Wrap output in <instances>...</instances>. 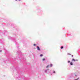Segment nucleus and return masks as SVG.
<instances>
[{
    "mask_svg": "<svg viewBox=\"0 0 80 80\" xmlns=\"http://www.w3.org/2000/svg\"><path fill=\"white\" fill-rule=\"evenodd\" d=\"M70 65H73V63H72V62H70Z\"/></svg>",
    "mask_w": 80,
    "mask_h": 80,
    "instance_id": "nucleus-3",
    "label": "nucleus"
},
{
    "mask_svg": "<svg viewBox=\"0 0 80 80\" xmlns=\"http://www.w3.org/2000/svg\"><path fill=\"white\" fill-rule=\"evenodd\" d=\"M34 46H36V44H34Z\"/></svg>",
    "mask_w": 80,
    "mask_h": 80,
    "instance_id": "nucleus-8",
    "label": "nucleus"
},
{
    "mask_svg": "<svg viewBox=\"0 0 80 80\" xmlns=\"http://www.w3.org/2000/svg\"><path fill=\"white\" fill-rule=\"evenodd\" d=\"M52 64H50V67H52Z\"/></svg>",
    "mask_w": 80,
    "mask_h": 80,
    "instance_id": "nucleus-6",
    "label": "nucleus"
},
{
    "mask_svg": "<svg viewBox=\"0 0 80 80\" xmlns=\"http://www.w3.org/2000/svg\"><path fill=\"white\" fill-rule=\"evenodd\" d=\"M63 48V46H62V47L61 48V49H62V48Z\"/></svg>",
    "mask_w": 80,
    "mask_h": 80,
    "instance_id": "nucleus-9",
    "label": "nucleus"
},
{
    "mask_svg": "<svg viewBox=\"0 0 80 80\" xmlns=\"http://www.w3.org/2000/svg\"><path fill=\"white\" fill-rule=\"evenodd\" d=\"M16 1H17V0H15Z\"/></svg>",
    "mask_w": 80,
    "mask_h": 80,
    "instance_id": "nucleus-13",
    "label": "nucleus"
},
{
    "mask_svg": "<svg viewBox=\"0 0 80 80\" xmlns=\"http://www.w3.org/2000/svg\"><path fill=\"white\" fill-rule=\"evenodd\" d=\"M72 61H74V62H75L76 60H75V59H72Z\"/></svg>",
    "mask_w": 80,
    "mask_h": 80,
    "instance_id": "nucleus-2",
    "label": "nucleus"
},
{
    "mask_svg": "<svg viewBox=\"0 0 80 80\" xmlns=\"http://www.w3.org/2000/svg\"><path fill=\"white\" fill-rule=\"evenodd\" d=\"M45 60V59L43 58V59H42V60H43V61H44V60Z\"/></svg>",
    "mask_w": 80,
    "mask_h": 80,
    "instance_id": "nucleus-7",
    "label": "nucleus"
},
{
    "mask_svg": "<svg viewBox=\"0 0 80 80\" xmlns=\"http://www.w3.org/2000/svg\"><path fill=\"white\" fill-rule=\"evenodd\" d=\"M70 61H68V63H70Z\"/></svg>",
    "mask_w": 80,
    "mask_h": 80,
    "instance_id": "nucleus-11",
    "label": "nucleus"
},
{
    "mask_svg": "<svg viewBox=\"0 0 80 80\" xmlns=\"http://www.w3.org/2000/svg\"><path fill=\"white\" fill-rule=\"evenodd\" d=\"M53 73H55V71H54Z\"/></svg>",
    "mask_w": 80,
    "mask_h": 80,
    "instance_id": "nucleus-10",
    "label": "nucleus"
},
{
    "mask_svg": "<svg viewBox=\"0 0 80 80\" xmlns=\"http://www.w3.org/2000/svg\"><path fill=\"white\" fill-rule=\"evenodd\" d=\"M42 56H43V54H41V55H40V57H42Z\"/></svg>",
    "mask_w": 80,
    "mask_h": 80,
    "instance_id": "nucleus-4",
    "label": "nucleus"
},
{
    "mask_svg": "<svg viewBox=\"0 0 80 80\" xmlns=\"http://www.w3.org/2000/svg\"><path fill=\"white\" fill-rule=\"evenodd\" d=\"M37 49L38 50H40V48L38 46H37Z\"/></svg>",
    "mask_w": 80,
    "mask_h": 80,
    "instance_id": "nucleus-1",
    "label": "nucleus"
},
{
    "mask_svg": "<svg viewBox=\"0 0 80 80\" xmlns=\"http://www.w3.org/2000/svg\"><path fill=\"white\" fill-rule=\"evenodd\" d=\"M72 57H73V55H72Z\"/></svg>",
    "mask_w": 80,
    "mask_h": 80,
    "instance_id": "nucleus-12",
    "label": "nucleus"
},
{
    "mask_svg": "<svg viewBox=\"0 0 80 80\" xmlns=\"http://www.w3.org/2000/svg\"><path fill=\"white\" fill-rule=\"evenodd\" d=\"M47 68H48V67H49V65H48L47 67H46Z\"/></svg>",
    "mask_w": 80,
    "mask_h": 80,
    "instance_id": "nucleus-5",
    "label": "nucleus"
}]
</instances>
